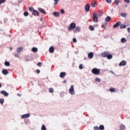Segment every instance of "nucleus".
I'll list each match as a JSON object with an SVG mask.
<instances>
[{
  "mask_svg": "<svg viewBox=\"0 0 130 130\" xmlns=\"http://www.w3.org/2000/svg\"><path fill=\"white\" fill-rule=\"evenodd\" d=\"M98 14L96 12L93 13V19L92 21L93 22H94L95 23H97L98 22V18H99Z\"/></svg>",
  "mask_w": 130,
  "mask_h": 130,
  "instance_id": "nucleus-1",
  "label": "nucleus"
},
{
  "mask_svg": "<svg viewBox=\"0 0 130 130\" xmlns=\"http://www.w3.org/2000/svg\"><path fill=\"white\" fill-rule=\"evenodd\" d=\"M91 73H92L93 75H99V74H100V69H98L97 68H93L91 70Z\"/></svg>",
  "mask_w": 130,
  "mask_h": 130,
  "instance_id": "nucleus-2",
  "label": "nucleus"
},
{
  "mask_svg": "<svg viewBox=\"0 0 130 130\" xmlns=\"http://www.w3.org/2000/svg\"><path fill=\"white\" fill-rule=\"evenodd\" d=\"M69 93L71 95H75V90L74 89V85H71L70 88L69 89Z\"/></svg>",
  "mask_w": 130,
  "mask_h": 130,
  "instance_id": "nucleus-3",
  "label": "nucleus"
},
{
  "mask_svg": "<svg viewBox=\"0 0 130 130\" xmlns=\"http://www.w3.org/2000/svg\"><path fill=\"white\" fill-rule=\"evenodd\" d=\"M75 28H76V23H72L70 24V27L68 28V30H69V31H71V30H73V29H75Z\"/></svg>",
  "mask_w": 130,
  "mask_h": 130,
  "instance_id": "nucleus-4",
  "label": "nucleus"
},
{
  "mask_svg": "<svg viewBox=\"0 0 130 130\" xmlns=\"http://www.w3.org/2000/svg\"><path fill=\"white\" fill-rule=\"evenodd\" d=\"M109 53V51H108L103 52L101 53V56H102V57H106Z\"/></svg>",
  "mask_w": 130,
  "mask_h": 130,
  "instance_id": "nucleus-5",
  "label": "nucleus"
},
{
  "mask_svg": "<svg viewBox=\"0 0 130 130\" xmlns=\"http://www.w3.org/2000/svg\"><path fill=\"white\" fill-rule=\"evenodd\" d=\"M126 65V62L124 60H122L119 64V67H123Z\"/></svg>",
  "mask_w": 130,
  "mask_h": 130,
  "instance_id": "nucleus-6",
  "label": "nucleus"
},
{
  "mask_svg": "<svg viewBox=\"0 0 130 130\" xmlns=\"http://www.w3.org/2000/svg\"><path fill=\"white\" fill-rule=\"evenodd\" d=\"M30 117V114L29 113L21 115V118H23V119L28 118V117Z\"/></svg>",
  "mask_w": 130,
  "mask_h": 130,
  "instance_id": "nucleus-7",
  "label": "nucleus"
},
{
  "mask_svg": "<svg viewBox=\"0 0 130 130\" xmlns=\"http://www.w3.org/2000/svg\"><path fill=\"white\" fill-rule=\"evenodd\" d=\"M38 10L39 12L42 13V14H44V15L46 14V12H45V10H43V9L39 8H38Z\"/></svg>",
  "mask_w": 130,
  "mask_h": 130,
  "instance_id": "nucleus-8",
  "label": "nucleus"
},
{
  "mask_svg": "<svg viewBox=\"0 0 130 130\" xmlns=\"http://www.w3.org/2000/svg\"><path fill=\"white\" fill-rule=\"evenodd\" d=\"M2 74L3 75H5V76H7L8 74H9V71L7 69H3L2 72Z\"/></svg>",
  "mask_w": 130,
  "mask_h": 130,
  "instance_id": "nucleus-9",
  "label": "nucleus"
},
{
  "mask_svg": "<svg viewBox=\"0 0 130 130\" xmlns=\"http://www.w3.org/2000/svg\"><path fill=\"white\" fill-rule=\"evenodd\" d=\"M85 10L86 12H89V11H90V5L86 4L85 5Z\"/></svg>",
  "mask_w": 130,
  "mask_h": 130,
  "instance_id": "nucleus-10",
  "label": "nucleus"
},
{
  "mask_svg": "<svg viewBox=\"0 0 130 130\" xmlns=\"http://www.w3.org/2000/svg\"><path fill=\"white\" fill-rule=\"evenodd\" d=\"M121 24V22L118 21L115 25H113V28H117V27H119Z\"/></svg>",
  "mask_w": 130,
  "mask_h": 130,
  "instance_id": "nucleus-11",
  "label": "nucleus"
},
{
  "mask_svg": "<svg viewBox=\"0 0 130 130\" xmlns=\"http://www.w3.org/2000/svg\"><path fill=\"white\" fill-rule=\"evenodd\" d=\"M108 59H111L112 57H113V56H112V54H110V53H108V55H107V56H106Z\"/></svg>",
  "mask_w": 130,
  "mask_h": 130,
  "instance_id": "nucleus-12",
  "label": "nucleus"
},
{
  "mask_svg": "<svg viewBox=\"0 0 130 130\" xmlns=\"http://www.w3.org/2000/svg\"><path fill=\"white\" fill-rule=\"evenodd\" d=\"M1 94H2L3 95H4V96H9V93L5 90H2L1 91Z\"/></svg>",
  "mask_w": 130,
  "mask_h": 130,
  "instance_id": "nucleus-13",
  "label": "nucleus"
},
{
  "mask_svg": "<svg viewBox=\"0 0 130 130\" xmlns=\"http://www.w3.org/2000/svg\"><path fill=\"white\" fill-rule=\"evenodd\" d=\"M49 50V52H50L51 53H53V52H54V47H53V46L50 47Z\"/></svg>",
  "mask_w": 130,
  "mask_h": 130,
  "instance_id": "nucleus-14",
  "label": "nucleus"
},
{
  "mask_svg": "<svg viewBox=\"0 0 130 130\" xmlns=\"http://www.w3.org/2000/svg\"><path fill=\"white\" fill-rule=\"evenodd\" d=\"M96 6H97V3L96 2V1L93 2L91 3V6L92 8H95Z\"/></svg>",
  "mask_w": 130,
  "mask_h": 130,
  "instance_id": "nucleus-15",
  "label": "nucleus"
},
{
  "mask_svg": "<svg viewBox=\"0 0 130 130\" xmlns=\"http://www.w3.org/2000/svg\"><path fill=\"white\" fill-rule=\"evenodd\" d=\"M93 52H90L88 54V58H90V59L93 58Z\"/></svg>",
  "mask_w": 130,
  "mask_h": 130,
  "instance_id": "nucleus-16",
  "label": "nucleus"
},
{
  "mask_svg": "<svg viewBox=\"0 0 130 130\" xmlns=\"http://www.w3.org/2000/svg\"><path fill=\"white\" fill-rule=\"evenodd\" d=\"M32 15H34V16H38L39 15V13L37 10H35L32 13Z\"/></svg>",
  "mask_w": 130,
  "mask_h": 130,
  "instance_id": "nucleus-17",
  "label": "nucleus"
},
{
  "mask_svg": "<svg viewBox=\"0 0 130 130\" xmlns=\"http://www.w3.org/2000/svg\"><path fill=\"white\" fill-rule=\"evenodd\" d=\"M66 72H61L60 74V78H64V77H66Z\"/></svg>",
  "mask_w": 130,
  "mask_h": 130,
  "instance_id": "nucleus-18",
  "label": "nucleus"
},
{
  "mask_svg": "<svg viewBox=\"0 0 130 130\" xmlns=\"http://www.w3.org/2000/svg\"><path fill=\"white\" fill-rule=\"evenodd\" d=\"M22 50H23V47H19V48H17V52L18 53H20V52H21V51H22Z\"/></svg>",
  "mask_w": 130,
  "mask_h": 130,
  "instance_id": "nucleus-19",
  "label": "nucleus"
},
{
  "mask_svg": "<svg viewBox=\"0 0 130 130\" xmlns=\"http://www.w3.org/2000/svg\"><path fill=\"white\" fill-rule=\"evenodd\" d=\"M121 17H123V18H126V13L124 12H122L120 14Z\"/></svg>",
  "mask_w": 130,
  "mask_h": 130,
  "instance_id": "nucleus-20",
  "label": "nucleus"
},
{
  "mask_svg": "<svg viewBox=\"0 0 130 130\" xmlns=\"http://www.w3.org/2000/svg\"><path fill=\"white\" fill-rule=\"evenodd\" d=\"M109 90L110 91V92H111L112 93H115L116 92L115 88H110Z\"/></svg>",
  "mask_w": 130,
  "mask_h": 130,
  "instance_id": "nucleus-21",
  "label": "nucleus"
},
{
  "mask_svg": "<svg viewBox=\"0 0 130 130\" xmlns=\"http://www.w3.org/2000/svg\"><path fill=\"white\" fill-rule=\"evenodd\" d=\"M53 15H54V16H55V17H59V12H55L53 13Z\"/></svg>",
  "mask_w": 130,
  "mask_h": 130,
  "instance_id": "nucleus-22",
  "label": "nucleus"
},
{
  "mask_svg": "<svg viewBox=\"0 0 130 130\" xmlns=\"http://www.w3.org/2000/svg\"><path fill=\"white\" fill-rule=\"evenodd\" d=\"M110 20H111V17H110V16L107 17L105 19L106 22H109Z\"/></svg>",
  "mask_w": 130,
  "mask_h": 130,
  "instance_id": "nucleus-23",
  "label": "nucleus"
},
{
  "mask_svg": "<svg viewBox=\"0 0 130 130\" xmlns=\"http://www.w3.org/2000/svg\"><path fill=\"white\" fill-rule=\"evenodd\" d=\"M32 51H33V52H37V51H38V49H37V48L34 47L32 48Z\"/></svg>",
  "mask_w": 130,
  "mask_h": 130,
  "instance_id": "nucleus-24",
  "label": "nucleus"
},
{
  "mask_svg": "<svg viewBox=\"0 0 130 130\" xmlns=\"http://www.w3.org/2000/svg\"><path fill=\"white\" fill-rule=\"evenodd\" d=\"M49 93H53L54 92V90L53 89V88L51 87L49 89Z\"/></svg>",
  "mask_w": 130,
  "mask_h": 130,
  "instance_id": "nucleus-25",
  "label": "nucleus"
},
{
  "mask_svg": "<svg viewBox=\"0 0 130 130\" xmlns=\"http://www.w3.org/2000/svg\"><path fill=\"white\" fill-rule=\"evenodd\" d=\"M121 42L122 43H124L126 42V40L125 39V38H122L121 39Z\"/></svg>",
  "mask_w": 130,
  "mask_h": 130,
  "instance_id": "nucleus-26",
  "label": "nucleus"
},
{
  "mask_svg": "<svg viewBox=\"0 0 130 130\" xmlns=\"http://www.w3.org/2000/svg\"><path fill=\"white\" fill-rule=\"evenodd\" d=\"M99 128L100 130H104V128H105L104 125H100V127H99Z\"/></svg>",
  "mask_w": 130,
  "mask_h": 130,
  "instance_id": "nucleus-27",
  "label": "nucleus"
},
{
  "mask_svg": "<svg viewBox=\"0 0 130 130\" xmlns=\"http://www.w3.org/2000/svg\"><path fill=\"white\" fill-rule=\"evenodd\" d=\"M126 26L125 25H124V24H121V25H120V29H124V28H126Z\"/></svg>",
  "mask_w": 130,
  "mask_h": 130,
  "instance_id": "nucleus-28",
  "label": "nucleus"
},
{
  "mask_svg": "<svg viewBox=\"0 0 130 130\" xmlns=\"http://www.w3.org/2000/svg\"><path fill=\"white\" fill-rule=\"evenodd\" d=\"M89 30H90V31H94V27H93V26H92V25L89 26Z\"/></svg>",
  "mask_w": 130,
  "mask_h": 130,
  "instance_id": "nucleus-29",
  "label": "nucleus"
},
{
  "mask_svg": "<svg viewBox=\"0 0 130 130\" xmlns=\"http://www.w3.org/2000/svg\"><path fill=\"white\" fill-rule=\"evenodd\" d=\"M5 66H6V67H10V62L5 61Z\"/></svg>",
  "mask_w": 130,
  "mask_h": 130,
  "instance_id": "nucleus-30",
  "label": "nucleus"
},
{
  "mask_svg": "<svg viewBox=\"0 0 130 130\" xmlns=\"http://www.w3.org/2000/svg\"><path fill=\"white\" fill-rule=\"evenodd\" d=\"M81 30V28L79 27H77L75 28V32H79Z\"/></svg>",
  "mask_w": 130,
  "mask_h": 130,
  "instance_id": "nucleus-31",
  "label": "nucleus"
},
{
  "mask_svg": "<svg viewBox=\"0 0 130 130\" xmlns=\"http://www.w3.org/2000/svg\"><path fill=\"white\" fill-rule=\"evenodd\" d=\"M54 5L55 6H56V5L58 4V2L59 1V0H54Z\"/></svg>",
  "mask_w": 130,
  "mask_h": 130,
  "instance_id": "nucleus-32",
  "label": "nucleus"
},
{
  "mask_svg": "<svg viewBox=\"0 0 130 130\" xmlns=\"http://www.w3.org/2000/svg\"><path fill=\"white\" fill-rule=\"evenodd\" d=\"M35 10L34 9V8L31 7L29 8V11H30V12H32V13H33L35 11Z\"/></svg>",
  "mask_w": 130,
  "mask_h": 130,
  "instance_id": "nucleus-33",
  "label": "nucleus"
},
{
  "mask_svg": "<svg viewBox=\"0 0 130 130\" xmlns=\"http://www.w3.org/2000/svg\"><path fill=\"white\" fill-rule=\"evenodd\" d=\"M114 3H115V5H116V6H117L119 4V0H115L114 1Z\"/></svg>",
  "mask_w": 130,
  "mask_h": 130,
  "instance_id": "nucleus-34",
  "label": "nucleus"
},
{
  "mask_svg": "<svg viewBox=\"0 0 130 130\" xmlns=\"http://www.w3.org/2000/svg\"><path fill=\"white\" fill-rule=\"evenodd\" d=\"M4 102H5V100H4V99H0V103L1 104H4Z\"/></svg>",
  "mask_w": 130,
  "mask_h": 130,
  "instance_id": "nucleus-35",
  "label": "nucleus"
},
{
  "mask_svg": "<svg viewBox=\"0 0 130 130\" xmlns=\"http://www.w3.org/2000/svg\"><path fill=\"white\" fill-rule=\"evenodd\" d=\"M120 128V129H124V128H125V126H124V125H121Z\"/></svg>",
  "mask_w": 130,
  "mask_h": 130,
  "instance_id": "nucleus-36",
  "label": "nucleus"
},
{
  "mask_svg": "<svg viewBox=\"0 0 130 130\" xmlns=\"http://www.w3.org/2000/svg\"><path fill=\"white\" fill-rule=\"evenodd\" d=\"M95 81L100 83V82H101V79H100V78H96L95 79Z\"/></svg>",
  "mask_w": 130,
  "mask_h": 130,
  "instance_id": "nucleus-37",
  "label": "nucleus"
},
{
  "mask_svg": "<svg viewBox=\"0 0 130 130\" xmlns=\"http://www.w3.org/2000/svg\"><path fill=\"white\" fill-rule=\"evenodd\" d=\"M41 129L42 130H46V127H45V125H42Z\"/></svg>",
  "mask_w": 130,
  "mask_h": 130,
  "instance_id": "nucleus-38",
  "label": "nucleus"
},
{
  "mask_svg": "<svg viewBox=\"0 0 130 130\" xmlns=\"http://www.w3.org/2000/svg\"><path fill=\"white\" fill-rule=\"evenodd\" d=\"M29 15V13H28V12H25L24 13V15L25 16V17H27V16H28Z\"/></svg>",
  "mask_w": 130,
  "mask_h": 130,
  "instance_id": "nucleus-39",
  "label": "nucleus"
},
{
  "mask_svg": "<svg viewBox=\"0 0 130 130\" xmlns=\"http://www.w3.org/2000/svg\"><path fill=\"white\" fill-rule=\"evenodd\" d=\"M6 2V0H0V5H2V4H4Z\"/></svg>",
  "mask_w": 130,
  "mask_h": 130,
  "instance_id": "nucleus-40",
  "label": "nucleus"
},
{
  "mask_svg": "<svg viewBox=\"0 0 130 130\" xmlns=\"http://www.w3.org/2000/svg\"><path fill=\"white\" fill-rule=\"evenodd\" d=\"M93 128L94 130H99L100 129L99 127L97 126H94Z\"/></svg>",
  "mask_w": 130,
  "mask_h": 130,
  "instance_id": "nucleus-41",
  "label": "nucleus"
},
{
  "mask_svg": "<svg viewBox=\"0 0 130 130\" xmlns=\"http://www.w3.org/2000/svg\"><path fill=\"white\" fill-rule=\"evenodd\" d=\"M102 15H103V14L102 13V12H101V10L99 11V16L100 17H101V16H102Z\"/></svg>",
  "mask_w": 130,
  "mask_h": 130,
  "instance_id": "nucleus-42",
  "label": "nucleus"
},
{
  "mask_svg": "<svg viewBox=\"0 0 130 130\" xmlns=\"http://www.w3.org/2000/svg\"><path fill=\"white\" fill-rule=\"evenodd\" d=\"M60 13H61V14H64V10L61 9L60 10Z\"/></svg>",
  "mask_w": 130,
  "mask_h": 130,
  "instance_id": "nucleus-43",
  "label": "nucleus"
},
{
  "mask_svg": "<svg viewBox=\"0 0 130 130\" xmlns=\"http://www.w3.org/2000/svg\"><path fill=\"white\" fill-rule=\"evenodd\" d=\"M79 69H80V70L83 69V65H82V64L79 65Z\"/></svg>",
  "mask_w": 130,
  "mask_h": 130,
  "instance_id": "nucleus-44",
  "label": "nucleus"
},
{
  "mask_svg": "<svg viewBox=\"0 0 130 130\" xmlns=\"http://www.w3.org/2000/svg\"><path fill=\"white\" fill-rule=\"evenodd\" d=\"M125 3H127V4H129L130 1L129 0H124Z\"/></svg>",
  "mask_w": 130,
  "mask_h": 130,
  "instance_id": "nucleus-45",
  "label": "nucleus"
},
{
  "mask_svg": "<svg viewBox=\"0 0 130 130\" xmlns=\"http://www.w3.org/2000/svg\"><path fill=\"white\" fill-rule=\"evenodd\" d=\"M37 66L38 67H41V66H42L41 62H40L38 63Z\"/></svg>",
  "mask_w": 130,
  "mask_h": 130,
  "instance_id": "nucleus-46",
  "label": "nucleus"
},
{
  "mask_svg": "<svg viewBox=\"0 0 130 130\" xmlns=\"http://www.w3.org/2000/svg\"><path fill=\"white\" fill-rule=\"evenodd\" d=\"M107 3H108V4H110V3H111V0H106Z\"/></svg>",
  "mask_w": 130,
  "mask_h": 130,
  "instance_id": "nucleus-47",
  "label": "nucleus"
},
{
  "mask_svg": "<svg viewBox=\"0 0 130 130\" xmlns=\"http://www.w3.org/2000/svg\"><path fill=\"white\" fill-rule=\"evenodd\" d=\"M73 42H74V43H76V42H77V39L76 38L73 39Z\"/></svg>",
  "mask_w": 130,
  "mask_h": 130,
  "instance_id": "nucleus-48",
  "label": "nucleus"
},
{
  "mask_svg": "<svg viewBox=\"0 0 130 130\" xmlns=\"http://www.w3.org/2000/svg\"><path fill=\"white\" fill-rule=\"evenodd\" d=\"M36 72L37 73V74H40V70L37 69V70H36Z\"/></svg>",
  "mask_w": 130,
  "mask_h": 130,
  "instance_id": "nucleus-49",
  "label": "nucleus"
},
{
  "mask_svg": "<svg viewBox=\"0 0 130 130\" xmlns=\"http://www.w3.org/2000/svg\"><path fill=\"white\" fill-rule=\"evenodd\" d=\"M14 55L15 57H19V54H15Z\"/></svg>",
  "mask_w": 130,
  "mask_h": 130,
  "instance_id": "nucleus-50",
  "label": "nucleus"
},
{
  "mask_svg": "<svg viewBox=\"0 0 130 130\" xmlns=\"http://www.w3.org/2000/svg\"><path fill=\"white\" fill-rule=\"evenodd\" d=\"M98 26H99L98 24L93 25V27H97Z\"/></svg>",
  "mask_w": 130,
  "mask_h": 130,
  "instance_id": "nucleus-51",
  "label": "nucleus"
},
{
  "mask_svg": "<svg viewBox=\"0 0 130 130\" xmlns=\"http://www.w3.org/2000/svg\"><path fill=\"white\" fill-rule=\"evenodd\" d=\"M127 31H128V33H130V28L129 27H128L127 28Z\"/></svg>",
  "mask_w": 130,
  "mask_h": 130,
  "instance_id": "nucleus-52",
  "label": "nucleus"
},
{
  "mask_svg": "<svg viewBox=\"0 0 130 130\" xmlns=\"http://www.w3.org/2000/svg\"><path fill=\"white\" fill-rule=\"evenodd\" d=\"M63 83H67V80H64V81H63Z\"/></svg>",
  "mask_w": 130,
  "mask_h": 130,
  "instance_id": "nucleus-53",
  "label": "nucleus"
},
{
  "mask_svg": "<svg viewBox=\"0 0 130 130\" xmlns=\"http://www.w3.org/2000/svg\"><path fill=\"white\" fill-rule=\"evenodd\" d=\"M18 96H21V94H20V93H18Z\"/></svg>",
  "mask_w": 130,
  "mask_h": 130,
  "instance_id": "nucleus-54",
  "label": "nucleus"
},
{
  "mask_svg": "<svg viewBox=\"0 0 130 130\" xmlns=\"http://www.w3.org/2000/svg\"><path fill=\"white\" fill-rule=\"evenodd\" d=\"M13 50V48H10V50Z\"/></svg>",
  "mask_w": 130,
  "mask_h": 130,
  "instance_id": "nucleus-55",
  "label": "nucleus"
},
{
  "mask_svg": "<svg viewBox=\"0 0 130 130\" xmlns=\"http://www.w3.org/2000/svg\"><path fill=\"white\" fill-rule=\"evenodd\" d=\"M0 88H2V84L0 83Z\"/></svg>",
  "mask_w": 130,
  "mask_h": 130,
  "instance_id": "nucleus-56",
  "label": "nucleus"
}]
</instances>
